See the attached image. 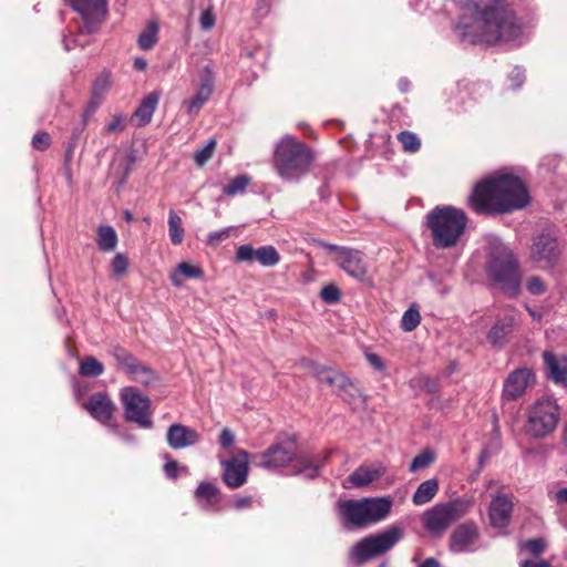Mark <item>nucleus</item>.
<instances>
[{
	"label": "nucleus",
	"mask_w": 567,
	"mask_h": 567,
	"mask_svg": "<svg viewBox=\"0 0 567 567\" xmlns=\"http://www.w3.org/2000/svg\"><path fill=\"white\" fill-rule=\"evenodd\" d=\"M464 12L453 25L462 42L471 44L507 43L523 33L522 23L506 0H452Z\"/></svg>",
	"instance_id": "obj_1"
},
{
	"label": "nucleus",
	"mask_w": 567,
	"mask_h": 567,
	"mask_svg": "<svg viewBox=\"0 0 567 567\" xmlns=\"http://www.w3.org/2000/svg\"><path fill=\"white\" fill-rule=\"evenodd\" d=\"M529 202L528 189L518 176L501 174L477 183L467 205L477 215H493L523 209Z\"/></svg>",
	"instance_id": "obj_2"
},
{
	"label": "nucleus",
	"mask_w": 567,
	"mask_h": 567,
	"mask_svg": "<svg viewBox=\"0 0 567 567\" xmlns=\"http://www.w3.org/2000/svg\"><path fill=\"white\" fill-rule=\"evenodd\" d=\"M315 159V151L309 145L286 135L275 147L272 164L281 179L298 183L311 171Z\"/></svg>",
	"instance_id": "obj_3"
},
{
	"label": "nucleus",
	"mask_w": 567,
	"mask_h": 567,
	"mask_svg": "<svg viewBox=\"0 0 567 567\" xmlns=\"http://www.w3.org/2000/svg\"><path fill=\"white\" fill-rule=\"evenodd\" d=\"M487 279L492 287L504 296L515 299L522 292V270L517 258L511 249L496 246L486 262Z\"/></svg>",
	"instance_id": "obj_4"
},
{
	"label": "nucleus",
	"mask_w": 567,
	"mask_h": 567,
	"mask_svg": "<svg viewBox=\"0 0 567 567\" xmlns=\"http://www.w3.org/2000/svg\"><path fill=\"white\" fill-rule=\"evenodd\" d=\"M467 221L465 212L454 206H436L425 216L432 244L437 249L455 247L465 231Z\"/></svg>",
	"instance_id": "obj_5"
},
{
	"label": "nucleus",
	"mask_w": 567,
	"mask_h": 567,
	"mask_svg": "<svg viewBox=\"0 0 567 567\" xmlns=\"http://www.w3.org/2000/svg\"><path fill=\"white\" fill-rule=\"evenodd\" d=\"M341 524L348 529L362 528L385 519L391 513L390 496L340 501L337 504Z\"/></svg>",
	"instance_id": "obj_6"
},
{
	"label": "nucleus",
	"mask_w": 567,
	"mask_h": 567,
	"mask_svg": "<svg viewBox=\"0 0 567 567\" xmlns=\"http://www.w3.org/2000/svg\"><path fill=\"white\" fill-rule=\"evenodd\" d=\"M470 508V503L464 499L436 504L422 515V524L426 532L433 536H442L444 532L456 520L461 519Z\"/></svg>",
	"instance_id": "obj_7"
},
{
	"label": "nucleus",
	"mask_w": 567,
	"mask_h": 567,
	"mask_svg": "<svg viewBox=\"0 0 567 567\" xmlns=\"http://www.w3.org/2000/svg\"><path fill=\"white\" fill-rule=\"evenodd\" d=\"M403 537V528L399 525H391L383 532L364 537L354 544L350 557L358 563L367 561L392 549Z\"/></svg>",
	"instance_id": "obj_8"
},
{
	"label": "nucleus",
	"mask_w": 567,
	"mask_h": 567,
	"mask_svg": "<svg viewBox=\"0 0 567 567\" xmlns=\"http://www.w3.org/2000/svg\"><path fill=\"white\" fill-rule=\"evenodd\" d=\"M120 401L125 421L137 425H151L153 408L151 399L135 386L120 390Z\"/></svg>",
	"instance_id": "obj_9"
},
{
	"label": "nucleus",
	"mask_w": 567,
	"mask_h": 567,
	"mask_svg": "<svg viewBox=\"0 0 567 567\" xmlns=\"http://www.w3.org/2000/svg\"><path fill=\"white\" fill-rule=\"evenodd\" d=\"M319 246L329 252H334L333 261L348 276L359 282H368V264L362 251L349 247L338 246L324 241H320Z\"/></svg>",
	"instance_id": "obj_10"
},
{
	"label": "nucleus",
	"mask_w": 567,
	"mask_h": 567,
	"mask_svg": "<svg viewBox=\"0 0 567 567\" xmlns=\"http://www.w3.org/2000/svg\"><path fill=\"white\" fill-rule=\"evenodd\" d=\"M561 249L556 236L542 231L533 238L530 258L545 268H554L559 260Z\"/></svg>",
	"instance_id": "obj_11"
},
{
	"label": "nucleus",
	"mask_w": 567,
	"mask_h": 567,
	"mask_svg": "<svg viewBox=\"0 0 567 567\" xmlns=\"http://www.w3.org/2000/svg\"><path fill=\"white\" fill-rule=\"evenodd\" d=\"M297 447L292 440L271 445L259 455L257 465L267 470L287 466L296 456Z\"/></svg>",
	"instance_id": "obj_12"
},
{
	"label": "nucleus",
	"mask_w": 567,
	"mask_h": 567,
	"mask_svg": "<svg viewBox=\"0 0 567 567\" xmlns=\"http://www.w3.org/2000/svg\"><path fill=\"white\" fill-rule=\"evenodd\" d=\"M81 409L102 424L110 422L116 412V405L107 391L90 394L89 400H85Z\"/></svg>",
	"instance_id": "obj_13"
},
{
	"label": "nucleus",
	"mask_w": 567,
	"mask_h": 567,
	"mask_svg": "<svg viewBox=\"0 0 567 567\" xmlns=\"http://www.w3.org/2000/svg\"><path fill=\"white\" fill-rule=\"evenodd\" d=\"M534 381L535 374L528 368H518L512 371L504 381L502 400L515 401L522 398Z\"/></svg>",
	"instance_id": "obj_14"
},
{
	"label": "nucleus",
	"mask_w": 567,
	"mask_h": 567,
	"mask_svg": "<svg viewBox=\"0 0 567 567\" xmlns=\"http://www.w3.org/2000/svg\"><path fill=\"white\" fill-rule=\"evenodd\" d=\"M224 466L223 478L230 488H239L248 477V453L238 451L230 460L221 461Z\"/></svg>",
	"instance_id": "obj_15"
},
{
	"label": "nucleus",
	"mask_w": 567,
	"mask_h": 567,
	"mask_svg": "<svg viewBox=\"0 0 567 567\" xmlns=\"http://www.w3.org/2000/svg\"><path fill=\"white\" fill-rule=\"evenodd\" d=\"M236 261L248 264L258 261L264 267H274L280 261V255L271 245L254 248L247 244L237 248Z\"/></svg>",
	"instance_id": "obj_16"
},
{
	"label": "nucleus",
	"mask_w": 567,
	"mask_h": 567,
	"mask_svg": "<svg viewBox=\"0 0 567 567\" xmlns=\"http://www.w3.org/2000/svg\"><path fill=\"white\" fill-rule=\"evenodd\" d=\"M480 533L474 523L457 526L450 537V549L453 553H470L478 548Z\"/></svg>",
	"instance_id": "obj_17"
},
{
	"label": "nucleus",
	"mask_w": 567,
	"mask_h": 567,
	"mask_svg": "<svg viewBox=\"0 0 567 567\" xmlns=\"http://www.w3.org/2000/svg\"><path fill=\"white\" fill-rule=\"evenodd\" d=\"M70 4L84 20L81 31L87 34L95 33L99 25L93 21V16H104L106 13V0H71Z\"/></svg>",
	"instance_id": "obj_18"
},
{
	"label": "nucleus",
	"mask_w": 567,
	"mask_h": 567,
	"mask_svg": "<svg viewBox=\"0 0 567 567\" xmlns=\"http://www.w3.org/2000/svg\"><path fill=\"white\" fill-rule=\"evenodd\" d=\"M516 319L517 310L512 306L505 307L503 316L496 320L495 324L488 331L487 341L494 348H503L507 341V337L513 331Z\"/></svg>",
	"instance_id": "obj_19"
},
{
	"label": "nucleus",
	"mask_w": 567,
	"mask_h": 567,
	"mask_svg": "<svg viewBox=\"0 0 567 567\" xmlns=\"http://www.w3.org/2000/svg\"><path fill=\"white\" fill-rule=\"evenodd\" d=\"M560 408L551 398H543L529 410L528 420L533 425H557Z\"/></svg>",
	"instance_id": "obj_20"
},
{
	"label": "nucleus",
	"mask_w": 567,
	"mask_h": 567,
	"mask_svg": "<svg viewBox=\"0 0 567 567\" xmlns=\"http://www.w3.org/2000/svg\"><path fill=\"white\" fill-rule=\"evenodd\" d=\"M214 81L212 69L205 66L200 75V85L197 93L194 97L184 102L187 105V113L189 115H197L203 105L210 99L214 91Z\"/></svg>",
	"instance_id": "obj_21"
},
{
	"label": "nucleus",
	"mask_w": 567,
	"mask_h": 567,
	"mask_svg": "<svg viewBox=\"0 0 567 567\" xmlns=\"http://www.w3.org/2000/svg\"><path fill=\"white\" fill-rule=\"evenodd\" d=\"M512 512L513 502L508 496L503 494L493 496L488 509L491 525L498 529L506 528L509 524Z\"/></svg>",
	"instance_id": "obj_22"
},
{
	"label": "nucleus",
	"mask_w": 567,
	"mask_h": 567,
	"mask_svg": "<svg viewBox=\"0 0 567 567\" xmlns=\"http://www.w3.org/2000/svg\"><path fill=\"white\" fill-rule=\"evenodd\" d=\"M112 85L111 73L103 71L96 76L91 89V99L84 111V123L87 122V117L92 115L99 106L102 104L105 94L109 92Z\"/></svg>",
	"instance_id": "obj_23"
},
{
	"label": "nucleus",
	"mask_w": 567,
	"mask_h": 567,
	"mask_svg": "<svg viewBox=\"0 0 567 567\" xmlns=\"http://www.w3.org/2000/svg\"><path fill=\"white\" fill-rule=\"evenodd\" d=\"M547 378L554 383L567 382V355H556L545 351L543 354Z\"/></svg>",
	"instance_id": "obj_24"
},
{
	"label": "nucleus",
	"mask_w": 567,
	"mask_h": 567,
	"mask_svg": "<svg viewBox=\"0 0 567 567\" xmlns=\"http://www.w3.org/2000/svg\"><path fill=\"white\" fill-rule=\"evenodd\" d=\"M385 473V467L378 465H361L348 478L344 487H363L380 478Z\"/></svg>",
	"instance_id": "obj_25"
},
{
	"label": "nucleus",
	"mask_w": 567,
	"mask_h": 567,
	"mask_svg": "<svg viewBox=\"0 0 567 567\" xmlns=\"http://www.w3.org/2000/svg\"><path fill=\"white\" fill-rule=\"evenodd\" d=\"M159 97L161 94L154 91L148 93L141 101L132 116V121H135L137 126H145L152 121L153 114L159 102Z\"/></svg>",
	"instance_id": "obj_26"
},
{
	"label": "nucleus",
	"mask_w": 567,
	"mask_h": 567,
	"mask_svg": "<svg viewBox=\"0 0 567 567\" xmlns=\"http://www.w3.org/2000/svg\"><path fill=\"white\" fill-rule=\"evenodd\" d=\"M198 435L190 427H168L167 442L173 449H184L197 442Z\"/></svg>",
	"instance_id": "obj_27"
},
{
	"label": "nucleus",
	"mask_w": 567,
	"mask_h": 567,
	"mask_svg": "<svg viewBox=\"0 0 567 567\" xmlns=\"http://www.w3.org/2000/svg\"><path fill=\"white\" fill-rule=\"evenodd\" d=\"M334 394L349 404L357 403L363 398L359 384L351 380L346 373H343V380L339 382L337 390H334Z\"/></svg>",
	"instance_id": "obj_28"
},
{
	"label": "nucleus",
	"mask_w": 567,
	"mask_h": 567,
	"mask_svg": "<svg viewBox=\"0 0 567 567\" xmlns=\"http://www.w3.org/2000/svg\"><path fill=\"white\" fill-rule=\"evenodd\" d=\"M439 491V482L435 478L424 481L419 485L415 493L412 496L414 505H424L431 502Z\"/></svg>",
	"instance_id": "obj_29"
},
{
	"label": "nucleus",
	"mask_w": 567,
	"mask_h": 567,
	"mask_svg": "<svg viewBox=\"0 0 567 567\" xmlns=\"http://www.w3.org/2000/svg\"><path fill=\"white\" fill-rule=\"evenodd\" d=\"M118 238L115 229L109 225L97 227L96 244L102 251H113L116 248Z\"/></svg>",
	"instance_id": "obj_30"
},
{
	"label": "nucleus",
	"mask_w": 567,
	"mask_h": 567,
	"mask_svg": "<svg viewBox=\"0 0 567 567\" xmlns=\"http://www.w3.org/2000/svg\"><path fill=\"white\" fill-rule=\"evenodd\" d=\"M112 354L116 362L125 369V372L128 375L133 374L140 364L137 358L121 346L114 347Z\"/></svg>",
	"instance_id": "obj_31"
},
{
	"label": "nucleus",
	"mask_w": 567,
	"mask_h": 567,
	"mask_svg": "<svg viewBox=\"0 0 567 567\" xmlns=\"http://www.w3.org/2000/svg\"><path fill=\"white\" fill-rule=\"evenodd\" d=\"M104 365L95 357H85L79 367V374L85 378H97L104 373Z\"/></svg>",
	"instance_id": "obj_32"
},
{
	"label": "nucleus",
	"mask_w": 567,
	"mask_h": 567,
	"mask_svg": "<svg viewBox=\"0 0 567 567\" xmlns=\"http://www.w3.org/2000/svg\"><path fill=\"white\" fill-rule=\"evenodd\" d=\"M178 274L188 279H198L204 276V271L200 267L193 266L188 262H181L177 266V274L171 276V281L175 287H181L183 285V281L178 278Z\"/></svg>",
	"instance_id": "obj_33"
},
{
	"label": "nucleus",
	"mask_w": 567,
	"mask_h": 567,
	"mask_svg": "<svg viewBox=\"0 0 567 567\" xmlns=\"http://www.w3.org/2000/svg\"><path fill=\"white\" fill-rule=\"evenodd\" d=\"M157 33H158V25L156 22H150L146 27V29L138 35L137 43L138 47L144 50L148 51L153 49V47L157 43Z\"/></svg>",
	"instance_id": "obj_34"
},
{
	"label": "nucleus",
	"mask_w": 567,
	"mask_h": 567,
	"mask_svg": "<svg viewBox=\"0 0 567 567\" xmlns=\"http://www.w3.org/2000/svg\"><path fill=\"white\" fill-rule=\"evenodd\" d=\"M182 224V218L174 210H171L168 215V233L174 245H179L184 240L185 231Z\"/></svg>",
	"instance_id": "obj_35"
},
{
	"label": "nucleus",
	"mask_w": 567,
	"mask_h": 567,
	"mask_svg": "<svg viewBox=\"0 0 567 567\" xmlns=\"http://www.w3.org/2000/svg\"><path fill=\"white\" fill-rule=\"evenodd\" d=\"M343 373L342 371L333 370L330 367H323L320 372H318L316 379L320 383H324L332 388V391L337 390L338 384L341 380H343Z\"/></svg>",
	"instance_id": "obj_36"
},
{
	"label": "nucleus",
	"mask_w": 567,
	"mask_h": 567,
	"mask_svg": "<svg viewBox=\"0 0 567 567\" xmlns=\"http://www.w3.org/2000/svg\"><path fill=\"white\" fill-rule=\"evenodd\" d=\"M250 181L251 179L248 175H237L223 187V193L229 197L236 196L237 194H243L247 186L250 184Z\"/></svg>",
	"instance_id": "obj_37"
},
{
	"label": "nucleus",
	"mask_w": 567,
	"mask_h": 567,
	"mask_svg": "<svg viewBox=\"0 0 567 567\" xmlns=\"http://www.w3.org/2000/svg\"><path fill=\"white\" fill-rule=\"evenodd\" d=\"M421 322V315L415 305L404 311L401 319V329L404 332H411L417 328Z\"/></svg>",
	"instance_id": "obj_38"
},
{
	"label": "nucleus",
	"mask_w": 567,
	"mask_h": 567,
	"mask_svg": "<svg viewBox=\"0 0 567 567\" xmlns=\"http://www.w3.org/2000/svg\"><path fill=\"white\" fill-rule=\"evenodd\" d=\"M130 375L133 378L134 381L143 385H150L158 380V377L154 372V370L142 362H140L134 373Z\"/></svg>",
	"instance_id": "obj_39"
},
{
	"label": "nucleus",
	"mask_w": 567,
	"mask_h": 567,
	"mask_svg": "<svg viewBox=\"0 0 567 567\" xmlns=\"http://www.w3.org/2000/svg\"><path fill=\"white\" fill-rule=\"evenodd\" d=\"M196 498L206 502L207 505L217 501L218 489L210 483H200L195 492Z\"/></svg>",
	"instance_id": "obj_40"
},
{
	"label": "nucleus",
	"mask_w": 567,
	"mask_h": 567,
	"mask_svg": "<svg viewBox=\"0 0 567 567\" xmlns=\"http://www.w3.org/2000/svg\"><path fill=\"white\" fill-rule=\"evenodd\" d=\"M399 142L405 152L415 153L421 147V141L417 135L410 131H403L398 135Z\"/></svg>",
	"instance_id": "obj_41"
},
{
	"label": "nucleus",
	"mask_w": 567,
	"mask_h": 567,
	"mask_svg": "<svg viewBox=\"0 0 567 567\" xmlns=\"http://www.w3.org/2000/svg\"><path fill=\"white\" fill-rule=\"evenodd\" d=\"M216 141L214 138H210L207 141L206 145L202 150H198L194 154V161L197 166H204L213 157L216 150Z\"/></svg>",
	"instance_id": "obj_42"
},
{
	"label": "nucleus",
	"mask_w": 567,
	"mask_h": 567,
	"mask_svg": "<svg viewBox=\"0 0 567 567\" xmlns=\"http://www.w3.org/2000/svg\"><path fill=\"white\" fill-rule=\"evenodd\" d=\"M91 385L87 382L74 381L72 384V393L76 404L82 408L85 400H89Z\"/></svg>",
	"instance_id": "obj_43"
},
{
	"label": "nucleus",
	"mask_w": 567,
	"mask_h": 567,
	"mask_svg": "<svg viewBox=\"0 0 567 567\" xmlns=\"http://www.w3.org/2000/svg\"><path fill=\"white\" fill-rule=\"evenodd\" d=\"M128 259L124 254L117 252L111 264L112 275L116 278H122L127 274Z\"/></svg>",
	"instance_id": "obj_44"
},
{
	"label": "nucleus",
	"mask_w": 567,
	"mask_h": 567,
	"mask_svg": "<svg viewBox=\"0 0 567 567\" xmlns=\"http://www.w3.org/2000/svg\"><path fill=\"white\" fill-rule=\"evenodd\" d=\"M319 296L326 303L333 305L340 301L341 290L334 284H329L321 289Z\"/></svg>",
	"instance_id": "obj_45"
},
{
	"label": "nucleus",
	"mask_w": 567,
	"mask_h": 567,
	"mask_svg": "<svg viewBox=\"0 0 567 567\" xmlns=\"http://www.w3.org/2000/svg\"><path fill=\"white\" fill-rule=\"evenodd\" d=\"M433 461L434 453L430 450H425L413 458L410 465V471L416 472L419 470L426 468Z\"/></svg>",
	"instance_id": "obj_46"
},
{
	"label": "nucleus",
	"mask_w": 567,
	"mask_h": 567,
	"mask_svg": "<svg viewBox=\"0 0 567 567\" xmlns=\"http://www.w3.org/2000/svg\"><path fill=\"white\" fill-rule=\"evenodd\" d=\"M52 143V138L47 132H38L33 135L31 145L34 150L44 152L47 151Z\"/></svg>",
	"instance_id": "obj_47"
},
{
	"label": "nucleus",
	"mask_w": 567,
	"mask_h": 567,
	"mask_svg": "<svg viewBox=\"0 0 567 567\" xmlns=\"http://www.w3.org/2000/svg\"><path fill=\"white\" fill-rule=\"evenodd\" d=\"M526 289L534 296H540L546 292L547 286L540 277L532 276L527 280Z\"/></svg>",
	"instance_id": "obj_48"
},
{
	"label": "nucleus",
	"mask_w": 567,
	"mask_h": 567,
	"mask_svg": "<svg viewBox=\"0 0 567 567\" xmlns=\"http://www.w3.org/2000/svg\"><path fill=\"white\" fill-rule=\"evenodd\" d=\"M231 230H233V228L228 227V228H224L218 231L210 233L207 238V244L208 245H217L218 243L226 240L230 236Z\"/></svg>",
	"instance_id": "obj_49"
},
{
	"label": "nucleus",
	"mask_w": 567,
	"mask_h": 567,
	"mask_svg": "<svg viewBox=\"0 0 567 567\" xmlns=\"http://www.w3.org/2000/svg\"><path fill=\"white\" fill-rule=\"evenodd\" d=\"M164 471H165V474H166V476L168 478L176 480L177 478V472L178 471L187 472V467L179 466V464L176 461H171V462H167L164 465Z\"/></svg>",
	"instance_id": "obj_50"
},
{
	"label": "nucleus",
	"mask_w": 567,
	"mask_h": 567,
	"mask_svg": "<svg viewBox=\"0 0 567 567\" xmlns=\"http://www.w3.org/2000/svg\"><path fill=\"white\" fill-rule=\"evenodd\" d=\"M125 128V121L122 115L113 116L112 121L105 126L107 133L122 132Z\"/></svg>",
	"instance_id": "obj_51"
},
{
	"label": "nucleus",
	"mask_w": 567,
	"mask_h": 567,
	"mask_svg": "<svg viewBox=\"0 0 567 567\" xmlns=\"http://www.w3.org/2000/svg\"><path fill=\"white\" fill-rule=\"evenodd\" d=\"M300 367L305 370L309 371L315 378L317 377L318 372L321 371V369L324 367L311 359L302 358L299 362Z\"/></svg>",
	"instance_id": "obj_52"
},
{
	"label": "nucleus",
	"mask_w": 567,
	"mask_h": 567,
	"mask_svg": "<svg viewBox=\"0 0 567 567\" xmlns=\"http://www.w3.org/2000/svg\"><path fill=\"white\" fill-rule=\"evenodd\" d=\"M199 23H200V28L206 31L210 30L215 25V16H214L212 9H207V10L203 11V13L200 16Z\"/></svg>",
	"instance_id": "obj_53"
},
{
	"label": "nucleus",
	"mask_w": 567,
	"mask_h": 567,
	"mask_svg": "<svg viewBox=\"0 0 567 567\" xmlns=\"http://www.w3.org/2000/svg\"><path fill=\"white\" fill-rule=\"evenodd\" d=\"M525 548L533 555H539L545 549V543L543 539H529L525 544Z\"/></svg>",
	"instance_id": "obj_54"
},
{
	"label": "nucleus",
	"mask_w": 567,
	"mask_h": 567,
	"mask_svg": "<svg viewBox=\"0 0 567 567\" xmlns=\"http://www.w3.org/2000/svg\"><path fill=\"white\" fill-rule=\"evenodd\" d=\"M549 497L557 505H567V487H563L556 492H550Z\"/></svg>",
	"instance_id": "obj_55"
},
{
	"label": "nucleus",
	"mask_w": 567,
	"mask_h": 567,
	"mask_svg": "<svg viewBox=\"0 0 567 567\" xmlns=\"http://www.w3.org/2000/svg\"><path fill=\"white\" fill-rule=\"evenodd\" d=\"M219 442L224 449H229L235 442L234 433L228 429H225L220 434Z\"/></svg>",
	"instance_id": "obj_56"
},
{
	"label": "nucleus",
	"mask_w": 567,
	"mask_h": 567,
	"mask_svg": "<svg viewBox=\"0 0 567 567\" xmlns=\"http://www.w3.org/2000/svg\"><path fill=\"white\" fill-rule=\"evenodd\" d=\"M85 125H86V123L85 124L83 123L81 128L73 130L71 138H70V142L68 144V148H66V152L69 154H72L73 150L75 148L76 143H78V141H79V138H80V136L82 134V131H83Z\"/></svg>",
	"instance_id": "obj_57"
},
{
	"label": "nucleus",
	"mask_w": 567,
	"mask_h": 567,
	"mask_svg": "<svg viewBox=\"0 0 567 567\" xmlns=\"http://www.w3.org/2000/svg\"><path fill=\"white\" fill-rule=\"evenodd\" d=\"M423 389L427 392V393H436L440 389V383L436 379H432V378H424L423 379Z\"/></svg>",
	"instance_id": "obj_58"
},
{
	"label": "nucleus",
	"mask_w": 567,
	"mask_h": 567,
	"mask_svg": "<svg viewBox=\"0 0 567 567\" xmlns=\"http://www.w3.org/2000/svg\"><path fill=\"white\" fill-rule=\"evenodd\" d=\"M367 360L375 370L382 371L385 369L382 359L375 353L367 354Z\"/></svg>",
	"instance_id": "obj_59"
},
{
	"label": "nucleus",
	"mask_w": 567,
	"mask_h": 567,
	"mask_svg": "<svg viewBox=\"0 0 567 567\" xmlns=\"http://www.w3.org/2000/svg\"><path fill=\"white\" fill-rule=\"evenodd\" d=\"M512 81L514 82V86L515 87H520L522 84L524 83L525 81V74L523 72V70L516 68L513 72H512Z\"/></svg>",
	"instance_id": "obj_60"
},
{
	"label": "nucleus",
	"mask_w": 567,
	"mask_h": 567,
	"mask_svg": "<svg viewBox=\"0 0 567 567\" xmlns=\"http://www.w3.org/2000/svg\"><path fill=\"white\" fill-rule=\"evenodd\" d=\"M520 567H550L545 560L527 559L520 563Z\"/></svg>",
	"instance_id": "obj_61"
},
{
	"label": "nucleus",
	"mask_w": 567,
	"mask_h": 567,
	"mask_svg": "<svg viewBox=\"0 0 567 567\" xmlns=\"http://www.w3.org/2000/svg\"><path fill=\"white\" fill-rule=\"evenodd\" d=\"M250 504H251V497L250 496L239 497V498L234 501V507L236 509H241V508H245V507H249Z\"/></svg>",
	"instance_id": "obj_62"
},
{
	"label": "nucleus",
	"mask_w": 567,
	"mask_h": 567,
	"mask_svg": "<svg viewBox=\"0 0 567 567\" xmlns=\"http://www.w3.org/2000/svg\"><path fill=\"white\" fill-rule=\"evenodd\" d=\"M318 195L321 200L326 202L330 197V189L329 184L324 182L319 188H318Z\"/></svg>",
	"instance_id": "obj_63"
},
{
	"label": "nucleus",
	"mask_w": 567,
	"mask_h": 567,
	"mask_svg": "<svg viewBox=\"0 0 567 567\" xmlns=\"http://www.w3.org/2000/svg\"><path fill=\"white\" fill-rule=\"evenodd\" d=\"M419 567H440L434 558H426Z\"/></svg>",
	"instance_id": "obj_64"
}]
</instances>
